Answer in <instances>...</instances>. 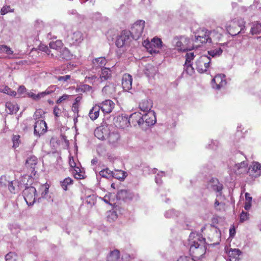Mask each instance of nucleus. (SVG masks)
Here are the masks:
<instances>
[{"mask_svg": "<svg viewBox=\"0 0 261 261\" xmlns=\"http://www.w3.org/2000/svg\"><path fill=\"white\" fill-rule=\"evenodd\" d=\"M133 198V194L130 191L123 189L119 190L117 194V198L123 201L132 200Z\"/></svg>", "mask_w": 261, "mask_h": 261, "instance_id": "21", "label": "nucleus"}, {"mask_svg": "<svg viewBox=\"0 0 261 261\" xmlns=\"http://www.w3.org/2000/svg\"><path fill=\"white\" fill-rule=\"evenodd\" d=\"M190 245V254L197 259H199L206 252V243L205 238L198 234L191 233L189 239Z\"/></svg>", "mask_w": 261, "mask_h": 261, "instance_id": "1", "label": "nucleus"}, {"mask_svg": "<svg viewBox=\"0 0 261 261\" xmlns=\"http://www.w3.org/2000/svg\"><path fill=\"white\" fill-rule=\"evenodd\" d=\"M111 76V70L109 68H103L101 69V73L100 75L101 81H105L108 80Z\"/></svg>", "mask_w": 261, "mask_h": 261, "instance_id": "30", "label": "nucleus"}, {"mask_svg": "<svg viewBox=\"0 0 261 261\" xmlns=\"http://www.w3.org/2000/svg\"><path fill=\"white\" fill-rule=\"evenodd\" d=\"M27 91V89L24 86H20L19 87L17 90V92L18 94L22 95L25 93Z\"/></svg>", "mask_w": 261, "mask_h": 261, "instance_id": "58", "label": "nucleus"}, {"mask_svg": "<svg viewBox=\"0 0 261 261\" xmlns=\"http://www.w3.org/2000/svg\"><path fill=\"white\" fill-rule=\"evenodd\" d=\"M6 177L5 176H2L0 178V183L1 185H6Z\"/></svg>", "mask_w": 261, "mask_h": 261, "instance_id": "63", "label": "nucleus"}, {"mask_svg": "<svg viewBox=\"0 0 261 261\" xmlns=\"http://www.w3.org/2000/svg\"><path fill=\"white\" fill-rule=\"evenodd\" d=\"M102 92L107 96L113 97L116 93V86L113 84H109L102 88Z\"/></svg>", "mask_w": 261, "mask_h": 261, "instance_id": "22", "label": "nucleus"}, {"mask_svg": "<svg viewBox=\"0 0 261 261\" xmlns=\"http://www.w3.org/2000/svg\"><path fill=\"white\" fill-rule=\"evenodd\" d=\"M222 30V29L217 28V30L209 31L210 34V43H215L216 44H222V39L223 35L222 33L219 31Z\"/></svg>", "mask_w": 261, "mask_h": 261, "instance_id": "12", "label": "nucleus"}, {"mask_svg": "<svg viewBox=\"0 0 261 261\" xmlns=\"http://www.w3.org/2000/svg\"><path fill=\"white\" fill-rule=\"evenodd\" d=\"M190 43V40L188 38L181 37L180 40L176 42V46L178 47V49L181 51H186L188 50H191L193 49L192 46H189L188 44Z\"/></svg>", "mask_w": 261, "mask_h": 261, "instance_id": "18", "label": "nucleus"}, {"mask_svg": "<svg viewBox=\"0 0 261 261\" xmlns=\"http://www.w3.org/2000/svg\"><path fill=\"white\" fill-rule=\"evenodd\" d=\"M235 233H236V230H235L234 227L233 226L232 228H230L229 229L230 236L231 237H233L234 236Z\"/></svg>", "mask_w": 261, "mask_h": 261, "instance_id": "64", "label": "nucleus"}, {"mask_svg": "<svg viewBox=\"0 0 261 261\" xmlns=\"http://www.w3.org/2000/svg\"><path fill=\"white\" fill-rule=\"evenodd\" d=\"M208 186L213 191L221 192L223 189V185L219 182L217 178H212L208 184Z\"/></svg>", "mask_w": 261, "mask_h": 261, "instance_id": "23", "label": "nucleus"}, {"mask_svg": "<svg viewBox=\"0 0 261 261\" xmlns=\"http://www.w3.org/2000/svg\"><path fill=\"white\" fill-rule=\"evenodd\" d=\"M63 43L61 40H56L51 41L49 43V47L50 48L58 50L62 47Z\"/></svg>", "mask_w": 261, "mask_h": 261, "instance_id": "37", "label": "nucleus"}, {"mask_svg": "<svg viewBox=\"0 0 261 261\" xmlns=\"http://www.w3.org/2000/svg\"><path fill=\"white\" fill-rule=\"evenodd\" d=\"M69 95L65 94L59 98V99L57 100L56 103H61L63 101L67 100L69 98Z\"/></svg>", "mask_w": 261, "mask_h": 261, "instance_id": "57", "label": "nucleus"}, {"mask_svg": "<svg viewBox=\"0 0 261 261\" xmlns=\"http://www.w3.org/2000/svg\"><path fill=\"white\" fill-rule=\"evenodd\" d=\"M126 172L121 170H116L113 172V176L118 179H124L126 177Z\"/></svg>", "mask_w": 261, "mask_h": 261, "instance_id": "36", "label": "nucleus"}, {"mask_svg": "<svg viewBox=\"0 0 261 261\" xmlns=\"http://www.w3.org/2000/svg\"><path fill=\"white\" fill-rule=\"evenodd\" d=\"M6 261H18L19 257L15 252H9L5 256Z\"/></svg>", "mask_w": 261, "mask_h": 261, "instance_id": "39", "label": "nucleus"}, {"mask_svg": "<svg viewBox=\"0 0 261 261\" xmlns=\"http://www.w3.org/2000/svg\"><path fill=\"white\" fill-rule=\"evenodd\" d=\"M145 21L138 20L135 22L131 27L130 31H128L133 39H139L142 36L145 27Z\"/></svg>", "mask_w": 261, "mask_h": 261, "instance_id": "5", "label": "nucleus"}, {"mask_svg": "<svg viewBox=\"0 0 261 261\" xmlns=\"http://www.w3.org/2000/svg\"><path fill=\"white\" fill-rule=\"evenodd\" d=\"M60 57L63 59L68 60L70 57L69 51L66 48L63 49L60 52Z\"/></svg>", "mask_w": 261, "mask_h": 261, "instance_id": "41", "label": "nucleus"}, {"mask_svg": "<svg viewBox=\"0 0 261 261\" xmlns=\"http://www.w3.org/2000/svg\"><path fill=\"white\" fill-rule=\"evenodd\" d=\"M56 89L55 86H51L48 87L42 93H43V96L44 97L46 95L50 94L54 92Z\"/></svg>", "mask_w": 261, "mask_h": 261, "instance_id": "46", "label": "nucleus"}, {"mask_svg": "<svg viewBox=\"0 0 261 261\" xmlns=\"http://www.w3.org/2000/svg\"><path fill=\"white\" fill-rule=\"evenodd\" d=\"M251 33L252 35H259L261 34V23L255 22L251 28Z\"/></svg>", "mask_w": 261, "mask_h": 261, "instance_id": "34", "label": "nucleus"}, {"mask_svg": "<svg viewBox=\"0 0 261 261\" xmlns=\"http://www.w3.org/2000/svg\"><path fill=\"white\" fill-rule=\"evenodd\" d=\"M9 12H11V7L9 6H4L2 8L1 10V15H4Z\"/></svg>", "mask_w": 261, "mask_h": 261, "instance_id": "54", "label": "nucleus"}, {"mask_svg": "<svg viewBox=\"0 0 261 261\" xmlns=\"http://www.w3.org/2000/svg\"><path fill=\"white\" fill-rule=\"evenodd\" d=\"M79 104L77 103H73L72 106V110L74 113L77 114L79 113Z\"/></svg>", "mask_w": 261, "mask_h": 261, "instance_id": "60", "label": "nucleus"}, {"mask_svg": "<svg viewBox=\"0 0 261 261\" xmlns=\"http://www.w3.org/2000/svg\"><path fill=\"white\" fill-rule=\"evenodd\" d=\"M133 78L128 73L123 74L122 79V86L125 91H128L132 88Z\"/></svg>", "mask_w": 261, "mask_h": 261, "instance_id": "20", "label": "nucleus"}, {"mask_svg": "<svg viewBox=\"0 0 261 261\" xmlns=\"http://www.w3.org/2000/svg\"><path fill=\"white\" fill-rule=\"evenodd\" d=\"M36 190L34 187H27L23 191L24 199L28 205H33L35 202Z\"/></svg>", "mask_w": 261, "mask_h": 261, "instance_id": "8", "label": "nucleus"}, {"mask_svg": "<svg viewBox=\"0 0 261 261\" xmlns=\"http://www.w3.org/2000/svg\"><path fill=\"white\" fill-rule=\"evenodd\" d=\"M17 182L16 181H13L11 182H9V190L11 193H15V187H14V185H16Z\"/></svg>", "mask_w": 261, "mask_h": 261, "instance_id": "52", "label": "nucleus"}, {"mask_svg": "<svg viewBox=\"0 0 261 261\" xmlns=\"http://www.w3.org/2000/svg\"><path fill=\"white\" fill-rule=\"evenodd\" d=\"M226 83L225 75L222 74L216 75L213 79V86L217 89L225 87Z\"/></svg>", "mask_w": 261, "mask_h": 261, "instance_id": "13", "label": "nucleus"}, {"mask_svg": "<svg viewBox=\"0 0 261 261\" xmlns=\"http://www.w3.org/2000/svg\"><path fill=\"white\" fill-rule=\"evenodd\" d=\"M208 53L210 56L213 57L215 56L221 55L222 53V50L220 48H219L218 49H215L214 50H210Z\"/></svg>", "mask_w": 261, "mask_h": 261, "instance_id": "49", "label": "nucleus"}, {"mask_svg": "<svg viewBox=\"0 0 261 261\" xmlns=\"http://www.w3.org/2000/svg\"><path fill=\"white\" fill-rule=\"evenodd\" d=\"M53 113L56 117H59L61 114V110L59 108L58 106H55L54 109Z\"/></svg>", "mask_w": 261, "mask_h": 261, "instance_id": "55", "label": "nucleus"}, {"mask_svg": "<svg viewBox=\"0 0 261 261\" xmlns=\"http://www.w3.org/2000/svg\"><path fill=\"white\" fill-rule=\"evenodd\" d=\"M0 92L6 93L11 96H15L17 93L15 91L12 90L7 86H3L0 87Z\"/></svg>", "mask_w": 261, "mask_h": 261, "instance_id": "35", "label": "nucleus"}, {"mask_svg": "<svg viewBox=\"0 0 261 261\" xmlns=\"http://www.w3.org/2000/svg\"><path fill=\"white\" fill-rule=\"evenodd\" d=\"M69 164L71 168H74L75 171L77 173L80 170L79 167H76V163L73 160V158L72 156H70L69 159Z\"/></svg>", "mask_w": 261, "mask_h": 261, "instance_id": "48", "label": "nucleus"}, {"mask_svg": "<svg viewBox=\"0 0 261 261\" xmlns=\"http://www.w3.org/2000/svg\"><path fill=\"white\" fill-rule=\"evenodd\" d=\"M120 139V136L117 133L109 132L106 139H107L108 143L110 147H115L117 145Z\"/></svg>", "mask_w": 261, "mask_h": 261, "instance_id": "19", "label": "nucleus"}, {"mask_svg": "<svg viewBox=\"0 0 261 261\" xmlns=\"http://www.w3.org/2000/svg\"><path fill=\"white\" fill-rule=\"evenodd\" d=\"M208 239L212 245H217L219 243L220 238L216 231L210 234Z\"/></svg>", "mask_w": 261, "mask_h": 261, "instance_id": "32", "label": "nucleus"}, {"mask_svg": "<svg viewBox=\"0 0 261 261\" xmlns=\"http://www.w3.org/2000/svg\"><path fill=\"white\" fill-rule=\"evenodd\" d=\"M241 251L238 249H231L228 252L230 261H239Z\"/></svg>", "mask_w": 261, "mask_h": 261, "instance_id": "28", "label": "nucleus"}, {"mask_svg": "<svg viewBox=\"0 0 261 261\" xmlns=\"http://www.w3.org/2000/svg\"><path fill=\"white\" fill-rule=\"evenodd\" d=\"M37 162V158L35 156H31L26 160L25 165L28 168L34 170Z\"/></svg>", "mask_w": 261, "mask_h": 261, "instance_id": "29", "label": "nucleus"}, {"mask_svg": "<svg viewBox=\"0 0 261 261\" xmlns=\"http://www.w3.org/2000/svg\"><path fill=\"white\" fill-rule=\"evenodd\" d=\"M110 130L107 126H100L97 127L94 130L95 136L99 140H106L108 134H109Z\"/></svg>", "mask_w": 261, "mask_h": 261, "instance_id": "14", "label": "nucleus"}, {"mask_svg": "<svg viewBox=\"0 0 261 261\" xmlns=\"http://www.w3.org/2000/svg\"><path fill=\"white\" fill-rule=\"evenodd\" d=\"M115 126L119 128L124 129L129 125L128 117L126 115L118 116L115 122Z\"/></svg>", "mask_w": 261, "mask_h": 261, "instance_id": "15", "label": "nucleus"}, {"mask_svg": "<svg viewBox=\"0 0 261 261\" xmlns=\"http://www.w3.org/2000/svg\"><path fill=\"white\" fill-rule=\"evenodd\" d=\"M100 107L97 105L94 106L90 110L89 113V116L92 120H96L99 115Z\"/></svg>", "mask_w": 261, "mask_h": 261, "instance_id": "26", "label": "nucleus"}, {"mask_svg": "<svg viewBox=\"0 0 261 261\" xmlns=\"http://www.w3.org/2000/svg\"><path fill=\"white\" fill-rule=\"evenodd\" d=\"M43 93L42 92L39 93L38 94H36L34 93H33L32 91H30L29 92H28L27 95L28 97L31 98L32 99L38 101L40 100L41 98H43Z\"/></svg>", "mask_w": 261, "mask_h": 261, "instance_id": "38", "label": "nucleus"}, {"mask_svg": "<svg viewBox=\"0 0 261 261\" xmlns=\"http://www.w3.org/2000/svg\"><path fill=\"white\" fill-rule=\"evenodd\" d=\"M246 201H248L249 202H252V197L250 196V194L248 193H246L245 194Z\"/></svg>", "mask_w": 261, "mask_h": 261, "instance_id": "61", "label": "nucleus"}, {"mask_svg": "<svg viewBox=\"0 0 261 261\" xmlns=\"http://www.w3.org/2000/svg\"><path fill=\"white\" fill-rule=\"evenodd\" d=\"M130 40V33L128 31L123 30L121 34L118 36L116 40V45L119 48L126 45Z\"/></svg>", "mask_w": 261, "mask_h": 261, "instance_id": "9", "label": "nucleus"}, {"mask_svg": "<svg viewBox=\"0 0 261 261\" xmlns=\"http://www.w3.org/2000/svg\"><path fill=\"white\" fill-rule=\"evenodd\" d=\"M210 39L209 31L203 30L198 35L195 36L194 39L192 40V48H197L204 43H210Z\"/></svg>", "mask_w": 261, "mask_h": 261, "instance_id": "4", "label": "nucleus"}, {"mask_svg": "<svg viewBox=\"0 0 261 261\" xmlns=\"http://www.w3.org/2000/svg\"><path fill=\"white\" fill-rule=\"evenodd\" d=\"M70 79V75H66L65 76H60L58 77V80L59 81H67L68 80Z\"/></svg>", "mask_w": 261, "mask_h": 261, "instance_id": "59", "label": "nucleus"}, {"mask_svg": "<svg viewBox=\"0 0 261 261\" xmlns=\"http://www.w3.org/2000/svg\"><path fill=\"white\" fill-rule=\"evenodd\" d=\"M245 22L242 19L235 18L229 21L226 26L228 33L232 36H236L243 31L245 28Z\"/></svg>", "mask_w": 261, "mask_h": 261, "instance_id": "2", "label": "nucleus"}, {"mask_svg": "<svg viewBox=\"0 0 261 261\" xmlns=\"http://www.w3.org/2000/svg\"><path fill=\"white\" fill-rule=\"evenodd\" d=\"M148 116L149 114H145L144 115H143L139 112L134 113L128 117L129 125H132L135 127L140 126L141 124H143L144 120L148 125L153 124L154 123L153 120H152L151 121H148Z\"/></svg>", "mask_w": 261, "mask_h": 261, "instance_id": "3", "label": "nucleus"}, {"mask_svg": "<svg viewBox=\"0 0 261 261\" xmlns=\"http://www.w3.org/2000/svg\"><path fill=\"white\" fill-rule=\"evenodd\" d=\"M249 219V214L248 213H245L244 212H242L240 215V221L241 222H243L244 221L248 220Z\"/></svg>", "mask_w": 261, "mask_h": 261, "instance_id": "53", "label": "nucleus"}, {"mask_svg": "<svg viewBox=\"0 0 261 261\" xmlns=\"http://www.w3.org/2000/svg\"><path fill=\"white\" fill-rule=\"evenodd\" d=\"M83 40V34L78 31L68 34L67 37V42L71 45H78L82 42Z\"/></svg>", "mask_w": 261, "mask_h": 261, "instance_id": "10", "label": "nucleus"}, {"mask_svg": "<svg viewBox=\"0 0 261 261\" xmlns=\"http://www.w3.org/2000/svg\"><path fill=\"white\" fill-rule=\"evenodd\" d=\"M49 186L48 185H42L40 190L42 191V197H44L48 193Z\"/></svg>", "mask_w": 261, "mask_h": 261, "instance_id": "50", "label": "nucleus"}, {"mask_svg": "<svg viewBox=\"0 0 261 261\" xmlns=\"http://www.w3.org/2000/svg\"><path fill=\"white\" fill-rule=\"evenodd\" d=\"M194 54L193 53H187L186 55L185 63H191V61L194 59Z\"/></svg>", "mask_w": 261, "mask_h": 261, "instance_id": "51", "label": "nucleus"}, {"mask_svg": "<svg viewBox=\"0 0 261 261\" xmlns=\"http://www.w3.org/2000/svg\"><path fill=\"white\" fill-rule=\"evenodd\" d=\"M184 69L186 73L190 75L194 73V69L191 63H185Z\"/></svg>", "mask_w": 261, "mask_h": 261, "instance_id": "40", "label": "nucleus"}, {"mask_svg": "<svg viewBox=\"0 0 261 261\" xmlns=\"http://www.w3.org/2000/svg\"><path fill=\"white\" fill-rule=\"evenodd\" d=\"M100 109L104 113H110L114 108L115 103L110 99H107L98 104Z\"/></svg>", "mask_w": 261, "mask_h": 261, "instance_id": "16", "label": "nucleus"}, {"mask_svg": "<svg viewBox=\"0 0 261 261\" xmlns=\"http://www.w3.org/2000/svg\"><path fill=\"white\" fill-rule=\"evenodd\" d=\"M41 50L45 52L48 55H50L51 51L49 50V49L48 48V47L47 46L42 47L41 48Z\"/></svg>", "mask_w": 261, "mask_h": 261, "instance_id": "62", "label": "nucleus"}, {"mask_svg": "<svg viewBox=\"0 0 261 261\" xmlns=\"http://www.w3.org/2000/svg\"><path fill=\"white\" fill-rule=\"evenodd\" d=\"M152 107V102L150 99H144L139 103V108L141 111L147 112H149Z\"/></svg>", "mask_w": 261, "mask_h": 261, "instance_id": "24", "label": "nucleus"}, {"mask_svg": "<svg viewBox=\"0 0 261 261\" xmlns=\"http://www.w3.org/2000/svg\"><path fill=\"white\" fill-rule=\"evenodd\" d=\"M177 261H195L193 257L187 256H180Z\"/></svg>", "mask_w": 261, "mask_h": 261, "instance_id": "56", "label": "nucleus"}, {"mask_svg": "<svg viewBox=\"0 0 261 261\" xmlns=\"http://www.w3.org/2000/svg\"><path fill=\"white\" fill-rule=\"evenodd\" d=\"M112 174L113 173L108 168L103 169L99 172L100 175L106 178H109Z\"/></svg>", "mask_w": 261, "mask_h": 261, "instance_id": "43", "label": "nucleus"}, {"mask_svg": "<svg viewBox=\"0 0 261 261\" xmlns=\"http://www.w3.org/2000/svg\"><path fill=\"white\" fill-rule=\"evenodd\" d=\"M73 180L70 177H67L64 179V180L61 182V186L64 190H67V186L70 184H71Z\"/></svg>", "mask_w": 261, "mask_h": 261, "instance_id": "42", "label": "nucleus"}, {"mask_svg": "<svg viewBox=\"0 0 261 261\" xmlns=\"http://www.w3.org/2000/svg\"><path fill=\"white\" fill-rule=\"evenodd\" d=\"M20 137L18 135H13L12 138L13 147L16 148L18 147L19 143H20Z\"/></svg>", "mask_w": 261, "mask_h": 261, "instance_id": "47", "label": "nucleus"}, {"mask_svg": "<svg viewBox=\"0 0 261 261\" xmlns=\"http://www.w3.org/2000/svg\"><path fill=\"white\" fill-rule=\"evenodd\" d=\"M107 261H121L120 251L117 249L111 251L107 257Z\"/></svg>", "mask_w": 261, "mask_h": 261, "instance_id": "25", "label": "nucleus"}, {"mask_svg": "<svg viewBox=\"0 0 261 261\" xmlns=\"http://www.w3.org/2000/svg\"><path fill=\"white\" fill-rule=\"evenodd\" d=\"M47 128V124L45 121L43 120H38L34 125V135L39 137L46 132Z\"/></svg>", "mask_w": 261, "mask_h": 261, "instance_id": "11", "label": "nucleus"}, {"mask_svg": "<svg viewBox=\"0 0 261 261\" xmlns=\"http://www.w3.org/2000/svg\"><path fill=\"white\" fill-rule=\"evenodd\" d=\"M233 170L236 174H246L248 172V164L245 161L237 164L233 167Z\"/></svg>", "mask_w": 261, "mask_h": 261, "instance_id": "17", "label": "nucleus"}, {"mask_svg": "<svg viewBox=\"0 0 261 261\" xmlns=\"http://www.w3.org/2000/svg\"><path fill=\"white\" fill-rule=\"evenodd\" d=\"M92 62L96 68L103 67L107 63V60L105 57H99L94 59Z\"/></svg>", "mask_w": 261, "mask_h": 261, "instance_id": "31", "label": "nucleus"}, {"mask_svg": "<svg viewBox=\"0 0 261 261\" xmlns=\"http://www.w3.org/2000/svg\"><path fill=\"white\" fill-rule=\"evenodd\" d=\"M211 60L209 57L205 55L201 56L196 61V69L200 73L206 71L210 66Z\"/></svg>", "mask_w": 261, "mask_h": 261, "instance_id": "7", "label": "nucleus"}, {"mask_svg": "<svg viewBox=\"0 0 261 261\" xmlns=\"http://www.w3.org/2000/svg\"><path fill=\"white\" fill-rule=\"evenodd\" d=\"M260 168H261V165L258 162H253L252 163V165L251 166V168H250L248 169V170H250L251 169V171L254 172V174H252V175L253 176H256L257 175H259L260 173Z\"/></svg>", "mask_w": 261, "mask_h": 261, "instance_id": "33", "label": "nucleus"}, {"mask_svg": "<svg viewBox=\"0 0 261 261\" xmlns=\"http://www.w3.org/2000/svg\"><path fill=\"white\" fill-rule=\"evenodd\" d=\"M214 207L217 210H223L225 208V203L224 202H219L216 199L214 203Z\"/></svg>", "mask_w": 261, "mask_h": 261, "instance_id": "45", "label": "nucleus"}, {"mask_svg": "<svg viewBox=\"0 0 261 261\" xmlns=\"http://www.w3.org/2000/svg\"><path fill=\"white\" fill-rule=\"evenodd\" d=\"M0 50L2 52L5 53L8 55H12L13 53V51L11 48L5 45H1L0 46Z\"/></svg>", "mask_w": 261, "mask_h": 261, "instance_id": "44", "label": "nucleus"}, {"mask_svg": "<svg viewBox=\"0 0 261 261\" xmlns=\"http://www.w3.org/2000/svg\"><path fill=\"white\" fill-rule=\"evenodd\" d=\"M143 44L150 53H158L159 49L162 46V41L161 39L157 37H154L150 41L145 40Z\"/></svg>", "mask_w": 261, "mask_h": 261, "instance_id": "6", "label": "nucleus"}, {"mask_svg": "<svg viewBox=\"0 0 261 261\" xmlns=\"http://www.w3.org/2000/svg\"><path fill=\"white\" fill-rule=\"evenodd\" d=\"M7 112L9 114L16 113L19 110L18 105L15 102L8 101L6 103Z\"/></svg>", "mask_w": 261, "mask_h": 261, "instance_id": "27", "label": "nucleus"}]
</instances>
